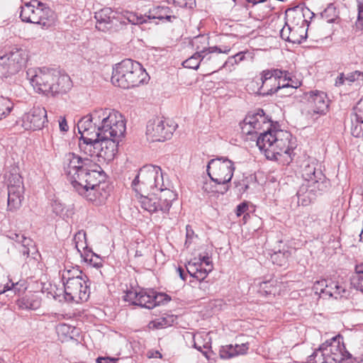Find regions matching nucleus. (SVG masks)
Returning <instances> with one entry per match:
<instances>
[{"instance_id":"10","label":"nucleus","mask_w":363,"mask_h":363,"mask_svg":"<svg viewBox=\"0 0 363 363\" xmlns=\"http://www.w3.org/2000/svg\"><path fill=\"white\" fill-rule=\"evenodd\" d=\"M177 127V124L163 118L150 119L146 126L147 139L151 142H164L169 140Z\"/></svg>"},{"instance_id":"60","label":"nucleus","mask_w":363,"mask_h":363,"mask_svg":"<svg viewBox=\"0 0 363 363\" xmlns=\"http://www.w3.org/2000/svg\"><path fill=\"white\" fill-rule=\"evenodd\" d=\"M18 283L12 284L11 287L9 284H0V294H4L7 291H13L15 294L18 289H17Z\"/></svg>"},{"instance_id":"58","label":"nucleus","mask_w":363,"mask_h":363,"mask_svg":"<svg viewBox=\"0 0 363 363\" xmlns=\"http://www.w3.org/2000/svg\"><path fill=\"white\" fill-rule=\"evenodd\" d=\"M199 340V338L196 339L195 336H194V348H196L199 352H202L203 354H206L207 350H208V348H209L208 344L206 343V344L201 345V344L198 343Z\"/></svg>"},{"instance_id":"52","label":"nucleus","mask_w":363,"mask_h":363,"mask_svg":"<svg viewBox=\"0 0 363 363\" xmlns=\"http://www.w3.org/2000/svg\"><path fill=\"white\" fill-rule=\"evenodd\" d=\"M52 211L56 214L60 216H63V212L65 210L64 204L59 200L55 199L52 201L51 203Z\"/></svg>"},{"instance_id":"14","label":"nucleus","mask_w":363,"mask_h":363,"mask_svg":"<svg viewBox=\"0 0 363 363\" xmlns=\"http://www.w3.org/2000/svg\"><path fill=\"white\" fill-rule=\"evenodd\" d=\"M8 208L16 211L21 206L23 199L24 186L19 174H11L8 179Z\"/></svg>"},{"instance_id":"55","label":"nucleus","mask_w":363,"mask_h":363,"mask_svg":"<svg viewBox=\"0 0 363 363\" xmlns=\"http://www.w3.org/2000/svg\"><path fill=\"white\" fill-rule=\"evenodd\" d=\"M78 252L80 254V256L82 258V259L84 260V262H85L86 263L89 262V259H90V258H91V259H93L94 257H95V255H96L88 247L86 249H84V250H81V252Z\"/></svg>"},{"instance_id":"8","label":"nucleus","mask_w":363,"mask_h":363,"mask_svg":"<svg viewBox=\"0 0 363 363\" xmlns=\"http://www.w3.org/2000/svg\"><path fill=\"white\" fill-rule=\"evenodd\" d=\"M136 193H148L162 189L164 186V178L160 167L146 164L138 172L131 184Z\"/></svg>"},{"instance_id":"30","label":"nucleus","mask_w":363,"mask_h":363,"mask_svg":"<svg viewBox=\"0 0 363 363\" xmlns=\"http://www.w3.org/2000/svg\"><path fill=\"white\" fill-rule=\"evenodd\" d=\"M285 16L286 23L291 26H303L306 27L308 26V19L303 18V14L300 6L287 9Z\"/></svg>"},{"instance_id":"62","label":"nucleus","mask_w":363,"mask_h":363,"mask_svg":"<svg viewBox=\"0 0 363 363\" xmlns=\"http://www.w3.org/2000/svg\"><path fill=\"white\" fill-rule=\"evenodd\" d=\"M299 6L301 8V11L303 12V18H305V19H307L308 18H312V17L314 16V13L308 8H307L303 5H299Z\"/></svg>"},{"instance_id":"20","label":"nucleus","mask_w":363,"mask_h":363,"mask_svg":"<svg viewBox=\"0 0 363 363\" xmlns=\"http://www.w3.org/2000/svg\"><path fill=\"white\" fill-rule=\"evenodd\" d=\"M99 139L100 140L99 158L101 157L107 162L113 160L118 152V145L121 138H103L100 136Z\"/></svg>"},{"instance_id":"48","label":"nucleus","mask_w":363,"mask_h":363,"mask_svg":"<svg viewBox=\"0 0 363 363\" xmlns=\"http://www.w3.org/2000/svg\"><path fill=\"white\" fill-rule=\"evenodd\" d=\"M40 306V302L38 299L23 298L20 302V307L25 309L36 310Z\"/></svg>"},{"instance_id":"16","label":"nucleus","mask_w":363,"mask_h":363,"mask_svg":"<svg viewBox=\"0 0 363 363\" xmlns=\"http://www.w3.org/2000/svg\"><path fill=\"white\" fill-rule=\"evenodd\" d=\"M96 118H99V109L94 110L78 121L77 129L81 135L80 138L100 137L98 130L99 120H96Z\"/></svg>"},{"instance_id":"18","label":"nucleus","mask_w":363,"mask_h":363,"mask_svg":"<svg viewBox=\"0 0 363 363\" xmlns=\"http://www.w3.org/2000/svg\"><path fill=\"white\" fill-rule=\"evenodd\" d=\"M305 98L314 113L325 115L329 107V99L326 93L314 90L305 94Z\"/></svg>"},{"instance_id":"57","label":"nucleus","mask_w":363,"mask_h":363,"mask_svg":"<svg viewBox=\"0 0 363 363\" xmlns=\"http://www.w3.org/2000/svg\"><path fill=\"white\" fill-rule=\"evenodd\" d=\"M186 241L185 245L186 247H189L192 242H194V239H197L198 236L196 235L193 230V228H186Z\"/></svg>"},{"instance_id":"38","label":"nucleus","mask_w":363,"mask_h":363,"mask_svg":"<svg viewBox=\"0 0 363 363\" xmlns=\"http://www.w3.org/2000/svg\"><path fill=\"white\" fill-rule=\"evenodd\" d=\"M290 256L291 253L288 250H279L271 255V259L274 264L284 267L288 263Z\"/></svg>"},{"instance_id":"29","label":"nucleus","mask_w":363,"mask_h":363,"mask_svg":"<svg viewBox=\"0 0 363 363\" xmlns=\"http://www.w3.org/2000/svg\"><path fill=\"white\" fill-rule=\"evenodd\" d=\"M347 293L345 286L343 283L333 279H328L327 286L323 294V298H334L335 299L342 298Z\"/></svg>"},{"instance_id":"33","label":"nucleus","mask_w":363,"mask_h":363,"mask_svg":"<svg viewBox=\"0 0 363 363\" xmlns=\"http://www.w3.org/2000/svg\"><path fill=\"white\" fill-rule=\"evenodd\" d=\"M359 79L363 80V72L356 70L346 75L344 73H340L335 79V86L340 87L345 84L351 85L352 83Z\"/></svg>"},{"instance_id":"35","label":"nucleus","mask_w":363,"mask_h":363,"mask_svg":"<svg viewBox=\"0 0 363 363\" xmlns=\"http://www.w3.org/2000/svg\"><path fill=\"white\" fill-rule=\"evenodd\" d=\"M247 349L245 345H237L235 347L233 345H226L220 350V357L222 359H230L239 354L245 353Z\"/></svg>"},{"instance_id":"19","label":"nucleus","mask_w":363,"mask_h":363,"mask_svg":"<svg viewBox=\"0 0 363 363\" xmlns=\"http://www.w3.org/2000/svg\"><path fill=\"white\" fill-rule=\"evenodd\" d=\"M155 297L153 290L141 289L137 291H128L125 296V301L131 302L133 305L143 308L152 309L155 308L152 298Z\"/></svg>"},{"instance_id":"31","label":"nucleus","mask_w":363,"mask_h":363,"mask_svg":"<svg viewBox=\"0 0 363 363\" xmlns=\"http://www.w3.org/2000/svg\"><path fill=\"white\" fill-rule=\"evenodd\" d=\"M216 58L217 55L207 57V54L201 55L199 52H195L192 56L184 61L182 65L186 68L197 69L201 63L204 65L208 61L216 60Z\"/></svg>"},{"instance_id":"37","label":"nucleus","mask_w":363,"mask_h":363,"mask_svg":"<svg viewBox=\"0 0 363 363\" xmlns=\"http://www.w3.org/2000/svg\"><path fill=\"white\" fill-rule=\"evenodd\" d=\"M351 285L363 292V264L356 265L355 272L350 277Z\"/></svg>"},{"instance_id":"1","label":"nucleus","mask_w":363,"mask_h":363,"mask_svg":"<svg viewBox=\"0 0 363 363\" xmlns=\"http://www.w3.org/2000/svg\"><path fill=\"white\" fill-rule=\"evenodd\" d=\"M63 169L67 179L79 194L95 205L105 202L108 196L104 182L106 174L96 162L69 152L65 155Z\"/></svg>"},{"instance_id":"36","label":"nucleus","mask_w":363,"mask_h":363,"mask_svg":"<svg viewBox=\"0 0 363 363\" xmlns=\"http://www.w3.org/2000/svg\"><path fill=\"white\" fill-rule=\"evenodd\" d=\"M38 6H43V4L38 0H32L30 2L25 3L24 5L21 6L20 13L21 20L24 22H28V20H30V16Z\"/></svg>"},{"instance_id":"61","label":"nucleus","mask_w":363,"mask_h":363,"mask_svg":"<svg viewBox=\"0 0 363 363\" xmlns=\"http://www.w3.org/2000/svg\"><path fill=\"white\" fill-rule=\"evenodd\" d=\"M248 209V206L247 205V203H242L240 204H239L237 208H236V215L237 216H240L242 214H243L244 213H245Z\"/></svg>"},{"instance_id":"40","label":"nucleus","mask_w":363,"mask_h":363,"mask_svg":"<svg viewBox=\"0 0 363 363\" xmlns=\"http://www.w3.org/2000/svg\"><path fill=\"white\" fill-rule=\"evenodd\" d=\"M306 35L307 29L303 26H292L290 43L300 44L306 38Z\"/></svg>"},{"instance_id":"6","label":"nucleus","mask_w":363,"mask_h":363,"mask_svg":"<svg viewBox=\"0 0 363 363\" xmlns=\"http://www.w3.org/2000/svg\"><path fill=\"white\" fill-rule=\"evenodd\" d=\"M235 166L233 161L226 157H218L211 160L207 165V173L211 179L217 185L214 187L206 183L203 189L207 193L216 192L225 194L229 189L228 183L231 181Z\"/></svg>"},{"instance_id":"39","label":"nucleus","mask_w":363,"mask_h":363,"mask_svg":"<svg viewBox=\"0 0 363 363\" xmlns=\"http://www.w3.org/2000/svg\"><path fill=\"white\" fill-rule=\"evenodd\" d=\"M84 277H86V275L83 274L81 270L74 267L71 269H65L61 272V277L63 284L72 281V280L81 279Z\"/></svg>"},{"instance_id":"42","label":"nucleus","mask_w":363,"mask_h":363,"mask_svg":"<svg viewBox=\"0 0 363 363\" xmlns=\"http://www.w3.org/2000/svg\"><path fill=\"white\" fill-rule=\"evenodd\" d=\"M174 322V317L172 315H166L165 316L157 318L149 323L150 328L160 329L171 326Z\"/></svg>"},{"instance_id":"53","label":"nucleus","mask_w":363,"mask_h":363,"mask_svg":"<svg viewBox=\"0 0 363 363\" xmlns=\"http://www.w3.org/2000/svg\"><path fill=\"white\" fill-rule=\"evenodd\" d=\"M358 16L356 21V28L359 30H363V3L358 1Z\"/></svg>"},{"instance_id":"28","label":"nucleus","mask_w":363,"mask_h":363,"mask_svg":"<svg viewBox=\"0 0 363 363\" xmlns=\"http://www.w3.org/2000/svg\"><path fill=\"white\" fill-rule=\"evenodd\" d=\"M140 194V203L141 207L150 212L154 213L160 210V204L158 201L157 194L154 191L148 193H138Z\"/></svg>"},{"instance_id":"5","label":"nucleus","mask_w":363,"mask_h":363,"mask_svg":"<svg viewBox=\"0 0 363 363\" xmlns=\"http://www.w3.org/2000/svg\"><path fill=\"white\" fill-rule=\"evenodd\" d=\"M149 76L142 65L130 59H125L113 68L111 82L123 89L138 86L146 82Z\"/></svg>"},{"instance_id":"54","label":"nucleus","mask_w":363,"mask_h":363,"mask_svg":"<svg viewBox=\"0 0 363 363\" xmlns=\"http://www.w3.org/2000/svg\"><path fill=\"white\" fill-rule=\"evenodd\" d=\"M172 3L182 8H193L196 5V0H172Z\"/></svg>"},{"instance_id":"26","label":"nucleus","mask_w":363,"mask_h":363,"mask_svg":"<svg viewBox=\"0 0 363 363\" xmlns=\"http://www.w3.org/2000/svg\"><path fill=\"white\" fill-rule=\"evenodd\" d=\"M96 20V28L105 32L111 28L115 18L114 11L109 7H106L95 13Z\"/></svg>"},{"instance_id":"12","label":"nucleus","mask_w":363,"mask_h":363,"mask_svg":"<svg viewBox=\"0 0 363 363\" xmlns=\"http://www.w3.org/2000/svg\"><path fill=\"white\" fill-rule=\"evenodd\" d=\"M64 291L62 298L68 302L85 301L89 296V287L87 285V277L72 280L63 284Z\"/></svg>"},{"instance_id":"51","label":"nucleus","mask_w":363,"mask_h":363,"mask_svg":"<svg viewBox=\"0 0 363 363\" xmlns=\"http://www.w3.org/2000/svg\"><path fill=\"white\" fill-rule=\"evenodd\" d=\"M207 260L211 261L210 257L208 256H200L199 260L194 259V261L191 260L189 262L188 264H186V266H194L195 267V268H198V269H200L205 266L206 263L207 262Z\"/></svg>"},{"instance_id":"21","label":"nucleus","mask_w":363,"mask_h":363,"mask_svg":"<svg viewBox=\"0 0 363 363\" xmlns=\"http://www.w3.org/2000/svg\"><path fill=\"white\" fill-rule=\"evenodd\" d=\"M191 45L195 48L196 52L201 55L207 54L209 55H214L216 53H225L228 54L230 49L225 47L224 50L220 49L217 46L208 47V38L205 35H200L194 37L191 40Z\"/></svg>"},{"instance_id":"59","label":"nucleus","mask_w":363,"mask_h":363,"mask_svg":"<svg viewBox=\"0 0 363 363\" xmlns=\"http://www.w3.org/2000/svg\"><path fill=\"white\" fill-rule=\"evenodd\" d=\"M88 264H89L90 266H92L96 269H99L102 267L103 264H102V260L101 259V257L99 256H98L97 255H95V257H94L93 259H91V258H90V259H89V262H87Z\"/></svg>"},{"instance_id":"45","label":"nucleus","mask_w":363,"mask_h":363,"mask_svg":"<svg viewBox=\"0 0 363 363\" xmlns=\"http://www.w3.org/2000/svg\"><path fill=\"white\" fill-rule=\"evenodd\" d=\"M321 18L328 23H332L337 18L336 9L333 4H330L320 13Z\"/></svg>"},{"instance_id":"47","label":"nucleus","mask_w":363,"mask_h":363,"mask_svg":"<svg viewBox=\"0 0 363 363\" xmlns=\"http://www.w3.org/2000/svg\"><path fill=\"white\" fill-rule=\"evenodd\" d=\"M12 74L10 69V65L8 57L6 55L0 57V77H8Z\"/></svg>"},{"instance_id":"4","label":"nucleus","mask_w":363,"mask_h":363,"mask_svg":"<svg viewBox=\"0 0 363 363\" xmlns=\"http://www.w3.org/2000/svg\"><path fill=\"white\" fill-rule=\"evenodd\" d=\"M301 173L303 182L299 186L296 196L299 204L308 206L315 199L318 192L326 189L328 181L315 160L303 161Z\"/></svg>"},{"instance_id":"25","label":"nucleus","mask_w":363,"mask_h":363,"mask_svg":"<svg viewBox=\"0 0 363 363\" xmlns=\"http://www.w3.org/2000/svg\"><path fill=\"white\" fill-rule=\"evenodd\" d=\"M80 151L90 157H99L100 140L99 137H84L79 138Z\"/></svg>"},{"instance_id":"9","label":"nucleus","mask_w":363,"mask_h":363,"mask_svg":"<svg viewBox=\"0 0 363 363\" xmlns=\"http://www.w3.org/2000/svg\"><path fill=\"white\" fill-rule=\"evenodd\" d=\"M99 136L103 138H122L126 126L123 116L118 111L108 108L99 109Z\"/></svg>"},{"instance_id":"23","label":"nucleus","mask_w":363,"mask_h":363,"mask_svg":"<svg viewBox=\"0 0 363 363\" xmlns=\"http://www.w3.org/2000/svg\"><path fill=\"white\" fill-rule=\"evenodd\" d=\"M350 119L351 134L355 138L363 136V97L353 108Z\"/></svg>"},{"instance_id":"44","label":"nucleus","mask_w":363,"mask_h":363,"mask_svg":"<svg viewBox=\"0 0 363 363\" xmlns=\"http://www.w3.org/2000/svg\"><path fill=\"white\" fill-rule=\"evenodd\" d=\"M73 240L78 252H81V250L86 249L88 247L86 234L84 230H80L75 233Z\"/></svg>"},{"instance_id":"32","label":"nucleus","mask_w":363,"mask_h":363,"mask_svg":"<svg viewBox=\"0 0 363 363\" xmlns=\"http://www.w3.org/2000/svg\"><path fill=\"white\" fill-rule=\"evenodd\" d=\"M149 18L165 20L169 22H172L177 18L172 11L168 6H158L150 10Z\"/></svg>"},{"instance_id":"34","label":"nucleus","mask_w":363,"mask_h":363,"mask_svg":"<svg viewBox=\"0 0 363 363\" xmlns=\"http://www.w3.org/2000/svg\"><path fill=\"white\" fill-rule=\"evenodd\" d=\"M185 267L191 277L196 278L200 281L203 280L213 269L212 262L208 260L205 266L200 269L195 268L194 266H185Z\"/></svg>"},{"instance_id":"43","label":"nucleus","mask_w":363,"mask_h":363,"mask_svg":"<svg viewBox=\"0 0 363 363\" xmlns=\"http://www.w3.org/2000/svg\"><path fill=\"white\" fill-rule=\"evenodd\" d=\"M286 76H282L281 80V89L290 88L291 89H296L301 85V82L294 78L291 73L289 71L283 70Z\"/></svg>"},{"instance_id":"7","label":"nucleus","mask_w":363,"mask_h":363,"mask_svg":"<svg viewBox=\"0 0 363 363\" xmlns=\"http://www.w3.org/2000/svg\"><path fill=\"white\" fill-rule=\"evenodd\" d=\"M340 335L322 343L308 357L307 363H342L349 355Z\"/></svg>"},{"instance_id":"24","label":"nucleus","mask_w":363,"mask_h":363,"mask_svg":"<svg viewBox=\"0 0 363 363\" xmlns=\"http://www.w3.org/2000/svg\"><path fill=\"white\" fill-rule=\"evenodd\" d=\"M10 65L11 74H16L23 67L28 60L26 51L23 49L16 48L6 55Z\"/></svg>"},{"instance_id":"50","label":"nucleus","mask_w":363,"mask_h":363,"mask_svg":"<svg viewBox=\"0 0 363 363\" xmlns=\"http://www.w3.org/2000/svg\"><path fill=\"white\" fill-rule=\"evenodd\" d=\"M155 297L152 298L153 303H155V307L160 305L161 303H164L169 302L171 298L170 297L162 293H157L154 291Z\"/></svg>"},{"instance_id":"13","label":"nucleus","mask_w":363,"mask_h":363,"mask_svg":"<svg viewBox=\"0 0 363 363\" xmlns=\"http://www.w3.org/2000/svg\"><path fill=\"white\" fill-rule=\"evenodd\" d=\"M272 121L265 115L262 109H259L257 113H249L241 124L243 133L247 135L257 134L259 130H272Z\"/></svg>"},{"instance_id":"15","label":"nucleus","mask_w":363,"mask_h":363,"mask_svg":"<svg viewBox=\"0 0 363 363\" xmlns=\"http://www.w3.org/2000/svg\"><path fill=\"white\" fill-rule=\"evenodd\" d=\"M6 237L17 242L21 243L19 249L20 252L26 257H31L36 259L39 253L34 241L25 235V234L18 232V229H10L6 232Z\"/></svg>"},{"instance_id":"2","label":"nucleus","mask_w":363,"mask_h":363,"mask_svg":"<svg viewBox=\"0 0 363 363\" xmlns=\"http://www.w3.org/2000/svg\"><path fill=\"white\" fill-rule=\"evenodd\" d=\"M256 143L268 160H279V157H284L287 162L292 160L291 154L296 147L291 133L280 129L260 133Z\"/></svg>"},{"instance_id":"3","label":"nucleus","mask_w":363,"mask_h":363,"mask_svg":"<svg viewBox=\"0 0 363 363\" xmlns=\"http://www.w3.org/2000/svg\"><path fill=\"white\" fill-rule=\"evenodd\" d=\"M27 75L34 89L47 96H55L65 94L72 86L70 77L67 74H60L55 69L47 67L30 69Z\"/></svg>"},{"instance_id":"27","label":"nucleus","mask_w":363,"mask_h":363,"mask_svg":"<svg viewBox=\"0 0 363 363\" xmlns=\"http://www.w3.org/2000/svg\"><path fill=\"white\" fill-rule=\"evenodd\" d=\"M169 187L170 184L168 182L167 183L164 182V186L161 188L162 190L155 191L156 194L159 192L158 201L160 204V211L162 212H167L172 206V202L177 198V194Z\"/></svg>"},{"instance_id":"56","label":"nucleus","mask_w":363,"mask_h":363,"mask_svg":"<svg viewBox=\"0 0 363 363\" xmlns=\"http://www.w3.org/2000/svg\"><path fill=\"white\" fill-rule=\"evenodd\" d=\"M291 28H292V26H291L288 23H285V26L280 30V35L283 40L290 42V35L291 33Z\"/></svg>"},{"instance_id":"64","label":"nucleus","mask_w":363,"mask_h":363,"mask_svg":"<svg viewBox=\"0 0 363 363\" xmlns=\"http://www.w3.org/2000/svg\"><path fill=\"white\" fill-rule=\"evenodd\" d=\"M97 363H117L116 360L110 357H98L96 359Z\"/></svg>"},{"instance_id":"17","label":"nucleus","mask_w":363,"mask_h":363,"mask_svg":"<svg viewBox=\"0 0 363 363\" xmlns=\"http://www.w3.org/2000/svg\"><path fill=\"white\" fill-rule=\"evenodd\" d=\"M47 121V111L44 108L33 107L22 117V126L26 130H40Z\"/></svg>"},{"instance_id":"63","label":"nucleus","mask_w":363,"mask_h":363,"mask_svg":"<svg viewBox=\"0 0 363 363\" xmlns=\"http://www.w3.org/2000/svg\"><path fill=\"white\" fill-rule=\"evenodd\" d=\"M245 52H240L233 56L230 57V61H234L235 64L239 63L240 62L242 61L245 58Z\"/></svg>"},{"instance_id":"41","label":"nucleus","mask_w":363,"mask_h":363,"mask_svg":"<svg viewBox=\"0 0 363 363\" xmlns=\"http://www.w3.org/2000/svg\"><path fill=\"white\" fill-rule=\"evenodd\" d=\"M57 333L62 341L73 339L75 328L69 325L62 323L56 328Z\"/></svg>"},{"instance_id":"11","label":"nucleus","mask_w":363,"mask_h":363,"mask_svg":"<svg viewBox=\"0 0 363 363\" xmlns=\"http://www.w3.org/2000/svg\"><path fill=\"white\" fill-rule=\"evenodd\" d=\"M286 76L285 72L280 69H267L260 73L259 82H257L258 87L257 93L262 96H269L277 93L281 89V78Z\"/></svg>"},{"instance_id":"49","label":"nucleus","mask_w":363,"mask_h":363,"mask_svg":"<svg viewBox=\"0 0 363 363\" xmlns=\"http://www.w3.org/2000/svg\"><path fill=\"white\" fill-rule=\"evenodd\" d=\"M327 281L328 279H325L316 281L314 282L313 286V290L314 291L315 294H319L322 298L327 286Z\"/></svg>"},{"instance_id":"22","label":"nucleus","mask_w":363,"mask_h":363,"mask_svg":"<svg viewBox=\"0 0 363 363\" xmlns=\"http://www.w3.org/2000/svg\"><path fill=\"white\" fill-rule=\"evenodd\" d=\"M54 20L52 11L43 5L37 6L28 23L38 24L43 28H48L53 25Z\"/></svg>"},{"instance_id":"46","label":"nucleus","mask_w":363,"mask_h":363,"mask_svg":"<svg viewBox=\"0 0 363 363\" xmlns=\"http://www.w3.org/2000/svg\"><path fill=\"white\" fill-rule=\"evenodd\" d=\"M13 106V103L9 99L0 97V120L9 114Z\"/></svg>"}]
</instances>
